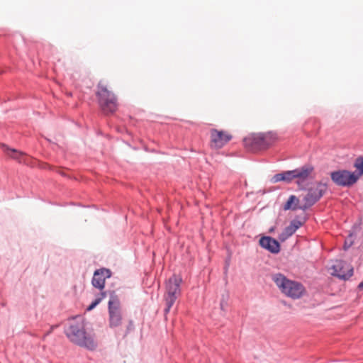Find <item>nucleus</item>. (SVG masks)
I'll return each instance as SVG.
<instances>
[{
  "label": "nucleus",
  "mask_w": 363,
  "mask_h": 363,
  "mask_svg": "<svg viewBox=\"0 0 363 363\" xmlns=\"http://www.w3.org/2000/svg\"><path fill=\"white\" fill-rule=\"evenodd\" d=\"M358 289L360 290H363V281L359 284Z\"/></svg>",
  "instance_id": "4be33fe9"
},
{
  "label": "nucleus",
  "mask_w": 363,
  "mask_h": 363,
  "mask_svg": "<svg viewBox=\"0 0 363 363\" xmlns=\"http://www.w3.org/2000/svg\"><path fill=\"white\" fill-rule=\"evenodd\" d=\"M4 152L11 158L18 160L19 162H25L26 154L23 152L18 151L16 149H11L7 147L5 144H1Z\"/></svg>",
  "instance_id": "2eb2a0df"
},
{
  "label": "nucleus",
  "mask_w": 363,
  "mask_h": 363,
  "mask_svg": "<svg viewBox=\"0 0 363 363\" xmlns=\"http://www.w3.org/2000/svg\"><path fill=\"white\" fill-rule=\"evenodd\" d=\"M303 224V221L298 220H293L290 225L286 227L284 231L279 235V239L281 241L286 240L290 236H291L297 229H298Z\"/></svg>",
  "instance_id": "4468645a"
},
{
  "label": "nucleus",
  "mask_w": 363,
  "mask_h": 363,
  "mask_svg": "<svg viewBox=\"0 0 363 363\" xmlns=\"http://www.w3.org/2000/svg\"><path fill=\"white\" fill-rule=\"evenodd\" d=\"M106 292H101L100 295L87 308V310L91 311L94 309L106 297Z\"/></svg>",
  "instance_id": "a211bd4d"
},
{
  "label": "nucleus",
  "mask_w": 363,
  "mask_h": 363,
  "mask_svg": "<svg viewBox=\"0 0 363 363\" xmlns=\"http://www.w3.org/2000/svg\"><path fill=\"white\" fill-rule=\"evenodd\" d=\"M275 140V136L271 133L258 134L253 139L254 143L262 148L271 145Z\"/></svg>",
  "instance_id": "ddd939ff"
},
{
  "label": "nucleus",
  "mask_w": 363,
  "mask_h": 363,
  "mask_svg": "<svg viewBox=\"0 0 363 363\" xmlns=\"http://www.w3.org/2000/svg\"><path fill=\"white\" fill-rule=\"evenodd\" d=\"M107 84L105 82H100L99 83V89L100 91H107Z\"/></svg>",
  "instance_id": "aec40b11"
},
{
  "label": "nucleus",
  "mask_w": 363,
  "mask_h": 363,
  "mask_svg": "<svg viewBox=\"0 0 363 363\" xmlns=\"http://www.w3.org/2000/svg\"><path fill=\"white\" fill-rule=\"evenodd\" d=\"M108 325L111 328H118L123 323L121 306L119 298L114 294L108 301Z\"/></svg>",
  "instance_id": "20e7f679"
},
{
  "label": "nucleus",
  "mask_w": 363,
  "mask_h": 363,
  "mask_svg": "<svg viewBox=\"0 0 363 363\" xmlns=\"http://www.w3.org/2000/svg\"><path fill=\"white\" fill-rule=\"evenodd\" d=\"M111 276V272L109 269L101 268L94 272L92 278V285L100 290H102L105 286V281L107 278Z\"/></svg>",
  "instance_id": "9b49d317"
},
{
  "label": "nucleus",
  "mask_w": 363,
  "mask_h": 363,
  "mask_svg": "<svg viewBox=\"0 0 363 363\" xmlns=\"http://www.w3.org/2000/svg\"><path fill=\"white\" fill-rule=\"evenodd\" d=\"M332 181L338 186H349L358 179V175L347 170H338L331 172Z\"/></svg>",
  "instance_id": "423d86ee"
},
{
  "label": "nucleus",
  "mask_w": 363,
  "mask_h": 363,
  "mask_svg": "<svg viewBox=\"0 0 363 363\" xmlns=\"http://www.w3.org/2000/svg\"><path fill=\"white\" fill-rule=\"evenodd\" d=\"M299 199L295 196L294 195H291L286 203L284 206V209L285 211L292 209L296 210L297 208H299Z\"/></svg>",
  "instance_id": "f3484780"
},
{
  "label": "nucleus",
  "mask_w": 363,
  "mask_h": 363,
  "mask_svg": "<svg viewBox=\"0 0 363 363\" xmlns=\"http://www.w3.org/2000/svg\"><path fill=\"white\" fill-rule=\"evenodd\" d=\"M326 189V185L322 183H318L315 187L311 188L303 197V203L301 204L299 208L304 210L313 206L322 197Z\"/></svg>",
  "instance_id": "39448f33"
},
{
  "label": "nucleus",
  "mask_w": 363,
  "mask_h": 363,
  "mask_svg": "<svg viewBox=\"0 0 363 363\" xmlns=\"http://www.w3.org/2000/svg\"><path fill=\"white\" fill-rule=\"evenodd\" d=\"M313 172L314 167L309 164L294 169V177L296 179L297 184L299 186H303L306 180L313 178Z\"/></svg>",
  "instance_id": "9d476101"
},
{
  "label": "nucleus",
  "mask_w": 363,
  "mask_h": 363,
  "mask_svg": "<svg viewBox=\"0 0 363 363\" xmlns=\"http://www.w3.org/2000/svg\"><path fill=\"white\" fill-rule=\"evenodd\" d=\"M354 167L359 170L361 174H363V157H359L356 160Z\"/></svg>",
  "instance_id": "6ab92c4d"
},
{
  "label": "nucleus",
  "mask_w": 363,
  "mask_h": 363,
  "mask_svg": "<svg viewBox=\"0 0 363 363\" xmlns=\"http://www.w3.org/2000/svg\"><path fill=\"white\" fill-rule=\"evenodd\" d=\"M96 96L104 113H112L116 110V99L112 92H96Z\"/></svg>",
  "instance_id": "0eeeda50"
},
{
  "label": "nucleus",
  "mask_w": 363,
  "mask_h": 363,
  "mask_svg": "<svg viewBox=\"0 0 363 363\" xmlns=\"http://www.w3.org/2000/svg\"><path fill=\"white\" fill-rule=\"evenodd\" d=\"M294 179H295V177H294V170H291V171H286L283 173L275 174L272 177V182L274 183H277V182H281V181L290 182Z\"/></svg>",
  "instance_id": "dca6fc26"
},
{
  "label": "nucleus",
  "mask_w": 363,
  "mask_h": 363,
  "mask_svg": "<svg viewBox=\"0 0 363 363\" xmlns=\"http://www.w3.org/2000/svg\"><path fill=\"white\" fill-rule=\"evenodd\" d=\"M330 274L333 276L340 279H346L350 278L353 274V268L347 262L341 260H335L330 267Z\"/></svg>",
  "instance_id": "1a4fd4ad"
},
{
  "label": "nucleus",
  "mask_w": 363,
  "mask_h": 363,
  "mask_svg": "<svg viewBox=\"0 0 363 363\" xmlns=\"http://www.w3.org/2000/svg\"><path fill=\"white\" fill-rule=\"evenodd\" d=\"M132 325H133L132 322L130 321L129 324H128V326L127 327V329H126V330L125 332V334H127L130 331V330L131 329L130 328L132 327Z\"/></svg>",
  "instance_id": "412c9836"
},
{
  "label": "nucleus",
  "mask_w": 363,
  "mask_h": 363,
  "mask_svg": "<svg viewBox=\"0 0 363 363\" xmlns=\"http://www.w3.org/2000/svg\"><path fill=\"white\" fill-rule=\"evenodd\" d=\"M182 278L179 276L174 274L171 277L166 284V293L164 299L166 303V308L164 309L165 313H167L172 306L174 305L177 298L180 296L181 289L180 284Z\"/></svg>",
  "instance_id": "7ed1b4c3"
},
{
  "label": "nucleus",
  "mask_w": 363,
  "mask_h": 363,
  "mask_svg": "<svg viewBox=\"0 0 363 363\" xmlns=\"http://www.w3.org/2000/svg\"><path fill=\"white\" fill-rule=\"evenodd\" d=\"M66 335L71 342L89 350H94L96 347L93 337L84 331V320L81 317L75 318L66 330Z\"/></svg>",
  "instance_id": "f257e3e1"
},
{
  "label": "nucleus",
  "mask_w": 363,
  "mask_h": 363,
  "mask_svg": "<svg viewBox=\"0 0 363 363\" xmlns=\"http://www.w3.org/2000/svg\"><path fill=\"white\" fill-rule=\"evenodd\" d=\"M210 133V146L213 149L222 148L232 139V135L227 131L213 128L211 130Z\"/></svg>",
  "instance_id": "6e6552de"
},
{
  "label": "nucleus",
  "mask_w": 363,
  "mask_h": 363,
  "mask_svg": "<svg viewBox=\"0 0 363 363\" xmlns=\"http://www.w3.org/2000/svg\"><path fill=\"white\" fill-rule=\"evenodd\" d=\"M259 245L272 253H278L280 245L277 240L271 237H263L259 240Z\"/></svg>",
  "instance_id": "f8f14e48"
},
{
  "label": "nucleus",
  "mask_w": 363,
  "mask_h": 363,
  "mask_svg": "<svg viewBox=\"0 0 363 363\" xmlns=\"http://www.w3.org/2000/svg\"><path fill=\"white\" fill-rule=\"evenodd\" d=\"M272 279L284 294L293 299L301 298L306 291L301 283L288 279L281 274L274 275Z\"/></svg>",
  "instance_id": "f03ea898"
}]
</instances>
